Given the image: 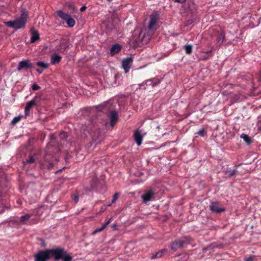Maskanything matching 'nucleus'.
<instances>
[{
    "instance_id": "nucleus-1",
    "label": "nucleus",
    "mask_w": 261,
    "mask_h": 261,
    "mask_svg": "<svg viewBox=\"0 0 261 261\" xmlns=\"http://www.w3.org/2000/svg\"><path fill=\"white\" fill-rule=\"evenodd\" d=\"M28 13L27 11H23L19 18L13 20L8 21L6 22V25L15 30L24 28L27 21Z\"/></svg>"
},
{
    "instance_id": "nucleus-2",
    "label": "nucleus",
    "mask_w": 261,
    "mask_h": 261,
    "mask_svg": "<svg viewBox=\"0 0 261 261\" xmlns=\"http://www.w3.org/2000/svg\"><path fill=\"white\" fill-rule=\"evenodd\" d=\"M54 161V156L52 154L48 153L47 151H46L43 159L40 161V164L41 168L49 169L53 167Z\"/></svg>"
},
{
    "instance_id": "nucleus-3",
    "label": "nucleus",
    "mask_w": 261,
    "mask_h": 261,
    "mask_svg": "<svg viewBox=\"0 0 261 261\" xmlns=\"http://www.w3.org/2000/svg\"><path fill=\"white\" fill-rule=\"evenodd\" d=\"M54 161V156L52 154L48 153L47 151H46L43 159L40 161V164L41 168L49 169L53 167Z\"/></svg>"
},
{
    "instance_id": "nucleus-4",
    "label": "nucleus",
    "mask_w": 261,
    "mask_h": 261,
    "mask_svg": "<svg viewBox=\"0 0 261 261\" xmlns=\"http://www.w3.org/2000/svg\"><path fill=\"white\" fill-rule=\"evenodd\" d=\"M41 100V95H37L31 101H28L25 107V115H30L31 108L34 106H40Z\"/></svg>"
},
{
    "instance_id": "nucleus-5",
    "label": "nucleus",
    "mask_w": 261,
    "mask_h": 261,
    "mask_svg": "<svg viewBox=\"0 0 261 261\" xmlns=\"http://www.w3.org/2000/svg\"><path fill=\"white\" fill-rule=\"evenodd\" d=\"M49 257H54L55 261H58L62 259L63 255L66 253V250L64 248H57L55 249H48Z\"/></svg>"
},
{
    "instance_id": "nucleus-6",
    "label": "nucleus",
    "mask_w": 261,
    "mask_h": 261,
    "mask_svg": "<svg viewBox=\"0 0 261 261\" xmlns=\"http://www.w3.org/2000/svg\"><path fill=\"white\" fill-rule=\"evenodd\" d=\"M189 243V239L187 237H185L181 240H176L172 242L170 245V248L173 251H176L178 249L184 247L185 245Z\"/></svg>"
},
{
    "instance_id": "nucleus-7",
    "label": "nucleus",
    "mask_w": 261,
    "mask_h": 261,
    "mask_svg": "<svg viewBox=\"0 0 261 261\" xmlns=\"http://www.w3.org/2000/svg\"><path fill=\"white\" fill-rule=\"evenodd\" d=\"M57 14L61 18L66 22L69 27L72 28L74 26L75 24V20L69 14L65 13L62 10H59L57 11Z\"/></svg>"
},
{
    "instance_id": "nucleus-8",
    "label": "nucleus",
    "mask_w": 261,
    "mask_h": 261,
    "mask_svg": "<svg viewBox=\"0 0 261 261\" xmlns=\"http://www.w3.org/2000/svg\"><path fill=\"white\" fill-rule=\"evenodd\" d=\"M96 109L98 111H105L106 113H110L111 111H114V107L112 100H110L97 106Z\"/></svg>"
},
{
    "instance_id": "nucleus-9",
    "label": "nucleus",
    "mask_w": 261,
    "mask_h": 261,
    "mask_svg": "<svg viewBox=\"0 0 261 261\" xmlns=\"http://www.w3.org/2000/svg\"><path fill=\"white\" fill-rule=\"evenodd\" d=\"M34 261H47L50 258L48 249L39 250L34 255Z\"/></svg>"
},
{
    "instance_id": "nucleus-10",
    "label": "nucleus",
    "mask_w": 261,
    "mask_h": 261,
    "mask_svg": "<svg viewBox=\"0 0 261 261\" xmlns=\"http://www.w3.org/2000/svg\"><path fill=\"white\" fill-rule=\"evenodd\" d=\"M34 67V64L32 63L30 60H25L19 62L17 70L20 71L22 69L28 70Z\"/></svg>"
},
{
    "instance_id": "nucleus-11",
    "label": "nucleus",
    "mask_w": 261,
    "mask_h": 261,
    "mask_svg": "<svg viewBox=\"0 0 261 261\" xmlns=\"http://www.w3.org/2000/svg\"><path fill=\"white\" fill-rule=\"evenodd\" d=\"M159 19V15L156 12L153 13L150 15V22L148 25V29L149 30H153L154 29V27Z\"/></svg>"
},
{
    "instance_id": "nucleus-12",
    "label": "nucleus",
    "mask_w": 261,
    "mask_h": 261,
    "mask_svg": "<svg viewBox=\"0 0 261 261\" xmlns=\"http://www.w3.org/2000/svg\"><path fill=\"white\" fill-rule=\"evenodd\" d=\"M108 116L110 120V125L114 127L118 120V112L116 110L111 111L108 114Z\"/></svg>"
},
{
    "instance_id": "nucleus-13",
    "label": "nucleus",
    "mask_w": 261,
    "mask_h": 261,
    "mask_svg": "<svg viewBox=\"0 0 261 261\" xmlns=\"http://www.w3.org/2000/svg\"><path fill=\"white\" fill-rule=\"evenodd\" d=\"M210 210L217 214L220 213L225 211V208L221 207L218 202H212L210 205Z\"/></svg>"
},
{
    "instance_id": "nucleus-14",
    "label": "nucleus",
    "mask_w": 261,
    "mask_h": 261,
    "mask_svg": "<svg viewBox=\"0 0 261 261\" xmlns=\"http://www.w3.org/2000/svg\"><path fill=\"white\" fill-rule=\"evenodd\" d=\"M69 47V41L67 39L63 38L60 41L58 50L62 53H66L67 49Z\"/></svg>"
},
{
    "instance_id": "nucleus-15",
    "label": "nucleus",
    "mask_w": 261,
    "mask_h": 261,
    "mask_svg": "<svg viewBox=\"0 0 261 261\" xmlns=\"http://www.w3.org/2000/svg\"><path fill=\"white\" fill-rule=\"evenodd\" d=\"M154 191L152 189H151L147 191L144 194H143L142 195V198L144 202L147 203L152 200L154 198Z\"/></svg>"
},
{
    "instance_id": "nucleus-16",
    "label": "nucleus",
    "mask_w": 261,
    "mask_h": 261,
    "mask_svg": "<svg viewBox=\"0 0 261 261\" xmlns=\"http://www.w3.org/2000/svg\"><path fill=\"white\" fill-rule=\"evenodd\" d=\"M133 62V59L131 58H127L126 59H124L122 61V67L124 69L125 72L127 73L129 71L132 64Z\"/></svg>"
},
{
    "instance_id": "nucleus-17",
    "label": "nucleus",
    "mask_w": 261,
    "mask_h": 261,
    "mask_svg": "<svg viewBox=\"0 0 261 261\" xmlns=\"http://www.w3.org/2000/svg\"><path fill=\"white\" fill-rule=\"evenodd\" d=\"M134 138L135 142H136L138 146H140L142 144L143 140L142 136L141 133L138 130L135 132L134 134Z\"/></svg>"
},
{
    "instance_id": "nucleus-18",
    "label": "nucleus",
    "mask_w": 261,
    "mask_h": 261,
    "mask_svg": "<svg viewBox=\"0 0 261 261\" xmlns=\"http://www.w3.org/2000/svg\"><path fill=\"white\" fill-rule=\"evenodd\" d=\"M225 39V33L223 31L218 32L217 33L216 41L219 46L221 45Z\"/></svg>"
},
{
    "instance_id": "nucleus-19",
    "label": "nucleus",
    "mask_w": 261,
    "mask_h": 261,
    "mask_svg": "<svg viewBox=\"0 0 261 261\" xmlns=\"http://www.w3.org/2000/svg\"><path fill=\"white\" fill-rule=\"evenodd\" d=\"M62 57L60 55L56 54H53L51 56L50 63L53 65H55L60 63L61 61Z\"/></svg>"
},
{
    "instance_id": "nucleus-20",
    "label": "nucleus",
    "mask_w": 261,
    "mask_h": 261,
    "mask_svg": "<svg viewBox=\"0 0 261 261\" xmlns=\"http://www.w3.org/2000/svg\"><path fill=\"white\" fill-rule=\"evenodd\" d=\"M162 81L161 79L159 78H152L147 80H146L145 82V84H147L148 83H150L151 86L153 87L159 85Z\"/></svg>"
},
{
    "instance_id": "nucleus-21",
    "label": "nucleus",
    "mask_w": 261,
    "mask_h": 261,
    "mask_svg": "<svg viewBox=\"0 0 261 261\" xmlns=\"http://www.w3.org/2000/svg\"><path fill=\"white\" fill-rule=\"evenodd\" d=\"M31 31L32 35L31 38V42L34 43L40 39V36L37 31L33 30H31Z\"/></svg>"
},
{
    "instance_id": "nucleus-22",
    "label": "nucleus",
    "mask_w": 261,
    "mask_h": 261,
    "mask_svg": "<svg viewBox=\"0 0 261 261\" xmlns=\"http://www.w3.org/2000/svg\"><path fill=\"white\" fill-rule=\"evenodd\" d=\"M167 250L166 249H164L159 251L156 252L155 254H152L151 258L152 259H155L156 258H160L163 256V254L166 252Z\"/></svg>"
},
{
    "instance_id": "nucleus-23",
    "label": "nucleus",
    "mask_w": 261,
    "mask_h": 261,
    "mask_svg": "<svg viewBox=\"0 0 261 261\" xmlns=\"http://www.w3.org/2000/svg\"><path fill=\"white\" fill-rule=\"evenodd\" d=\"M121 49V46L118 44H116L113 45L110 50L111 54L112 55H114L118 53Z\"/></svg>"
},
{
    "instance_id": "nucleus-24",
    "label": "nucleus",
    "mask_w": 261,
    "mask_h": 261,
    "mask_svg": "<svg viewBox=\"0 0 261 261\" xmlns=\"http://www.w3.org/2000/svg\"><path fill=\"white\" fill-rule=\"evenodd\" d=\"M112 220V218H110L108 220V221L103 224H102V226L100 228L96 229L93 232V234H94L96 233L99 232L103 230L107 226L111 223Z\"/></svg>"
},
{
    "instance_id": "nucleus-25",
    "label": "nucleus",
    "mask_w": 261,
    "mask_h": 261,
    "mask_svg": "<svg viewBox=\"0 0 261 261\" xmlns=\"http://www.w3.org/2000/svg\"><path fill=\"white\" fill-rule=\"evenodd\" d=\"M114 25L111 21H108L106 24V32L107 33L111 32L114 28Z\"/></svg>"
},
{
    "instance_id": "nucleus-26",
    "label": "nucleus",
    "mask_w": 261,
    "mask_h": 261,
    "mask_svg": "<svg viewBox=\"0 0 261 261\" xmlns=\"http://www.w3.org/2000/svg\"><path fill=\"white\" fill-rule=\"evenodd\" d=\"M241 138L243 139L247 145H249L252 143V140L247 135L242 134L241 136Z\"/></svg>"
},
{
    "instance_id": "nucleus-27",
    "label": "nucleus",
    "mask_w": 261,
    "mask_h": 261,
    "mask_svg": "<svg viewBox=\"0 0 261 261\" xmlns=\"http://www.w3.org/2000/svg\"><path fill=\"white\" fill-rule=\"evenodd\" d=\"M72 259L73 257L72 255L69 253H67L66 251V253L63 255V258H62L63 261H72Z\"/></svg>"
},
{
    "instance_id": "nucleus-28",
    "label": "nucleus",
    "mask_w": 261,
    "mask_h": 261,
    "mask_svg": "<svg viewBox=\"0 0 261 261\" xmlns=\"http://www.w3.org/2000/svg\"><path fill=\"white\" fill-rule=\"evenodd\" d=\"M31 215L30 214H26L24 216L20 217V222L21 223L25 224V221L29 220V219L31 218Z\"/></svg>"
},
{
    "instance_id": "nucleus-29",
    "label": "nucleus",
    "mask_w": 261,
    "mask_h": 261,
    "mask_svg": "<svg viewBox=\"0 0 261 261\" xmlns=\"http://www.w3.org/2000/svg\"><path fill=\"white\" fill-rule=\"evenodd\" d=\"M224 172H225V174H227L228 175V176L230 177L233 176L237 173V170H231L230 169H229L224 170Z\"/></svg>"
},
{
    "instance_id": "nucleus-30",
    "label": "nucleus",
    "mask_w": 261,
    "mask_h": 261,
    "mask_svg": "<svg viewBox=\"0 0 261 261\" xmlns=\"http://www.w3.org/2000/svg\"><path fill=\"white\" fill-rule=\"evenodd\" d=\"M184 47L187 54H191L192 53L193 46L191 44H186Z\"/></svg>"
},
{
    "instance_id": "nucleus-31",
    "label": "nucleus",
    "mask_w": 261,
    "mask_h": 261,
    "mask_svg": "<svg viewBox=\"0 0 261 261\" xmlns=\"http://www.w3.org/2000/svg\"><path fill=\"white\" fill-rule=\"evenodd\" d=\"M34 65H36L39 67H40L43 69H46L48 67V64L47 63H44L43 62H37L36 63H34Z\"/></svg>"
},
{
    "instance_id": "nucleus-32",
    "label": "nucleus",
    "mask_w": 261,
    "mask_h": 261,
    "mask_svg": "<svg viewBox=\"0 0 261 261\" xmlns=\"http://www.w3.org/2000/svg\"><path fill=\"white\" fill-rule=\"evenodd\" d=\"M35 161V159L33 155H30L29 156V158L26 159V161L25 162H23V163L24 165H25L27 163L28 164H32Z\"/></svg>"
},
{
    "instance_id": "nucleus-33",
    "label": "nucleus",
    "mask_w": 261,
    "mask_h": 261,
    "mask_svg": "<svg viewBox=\"0 0 261 261\" xmlns=\"http://www.w3.org/2000/svg\"><path fill=\"white\" fill-rule=\"evenodd\" d=\"M210 58L208 55L206 54L205 53H202V54L201 56V59L203 60H207Z\"/></svg>"
},
{
    "instance_id": "nucleus-34",
    "label": "nucleus",
    "mask_w": 261,
    "mask_h": 261,
    "mask_svg": "<svg viewBox=\"0 0 261 261\" xmlns=\"http://www.w3.org/2000/svg\"><path fill=\"white\" fill-rule=\"evenodd\" d=\"M206 133V131L205 129H202L201 130H200L197 133V134L200 136H204V134Z\"/></svg>"
},
{
    "instance_id": "nucleus-35",
    "label": "nucleus",
    "mask_w": 261,
    "mask_h": 261,
    "mask_svg": "<svg viewBox=\"0 0 261 261\" xmlns=\"http://www.w3.org/2000/svg\"><path fill=\"white\" fill-rule=\"evenodd\" d=\"M59 137L61 139H65L68 137V135L66 133L62 132L60 134Z\"/></svg>"
},
{
    "instance_id": "nucleus-36",
    "label": "nucleus",
    "mask_w": 261,
    "mask_h": 261,
    "mask_svg": "<svg viewBox=\"0 0 261 261\" xmlns=\"http://www.w3.org/2000/svg\"><path fill=\"white\" fill-rule=\"evenodd\" d=\"M118 195H119V193H116L113 196V199L112 200V203H114L115 202V201H116V200L118 198Z\"/></svg>"
},
{
    "instance_id": "nucleus-37",
    "label": "nucleus",
    "mask_w": 261,
    "mask_h": 261,
    "mask_svg": "<svg viewBox=\"0 0 261 261\" xmlns=\"http://www.w3.org/2000/svg\"><path fill=\"white\" fill-rule=\"evenodd\" d=\"M32 88L33 90L36 91L39 90L40 88V87L38 85L34 84L32 85Z\"/></svg>"
},
{
    "instance_id": "nucleus-38",
    "label": "nucleus",
    "mask_w": 261,
    "mask_h": 261,
    "mask_svg": "<svg viewBox=\"0 0 261 261\" xmlns=\"http://www.w3.org/2000/svg\"><path fill=\"white\" fill-rule=\"evenodd\" d=\"M19 120H20V118H19V117H15V118L13 119V120H12V123L13 124H15V123H16L17 122H18Z\"/></svg>"
},
{
    "instance_id": "nucleus-39",
    "label": "nucleus",
    "mask_w": 261,
    "mask_h": 261,
    "mask_svg": "<svg viewBox=\"0 0 261 261\" xmlns=\"http://www.w3.org/2000/svg\"><path fill=\"white\" fill-rule=\"evenodd\" d=\"M72 199L74 202L76 203L79 201V196L77 195H75L73 197Z\"/></svg>"
},
{
    "instance_id": "nucleus-40",
    "label": "nucleus",
    "mask_w": 261,
    "mask_h": 261,
    "mask_svg": "<svg viewBox=\"0 0 261 261\" xmlns=\"http://www.w3.org/2000/svg\"><path fill=\"white\" fill-rule=\"evenodd\" d=\"M213 51V49H211V50L205 51V53L208 55V56L210 57L212 56V52Z\"/></svg>"
},
{
    "instance_id": "nucleus-41",
    "label": "nucleus",
    "mask_w": 261,
    "mask_h": 261,
    "mask_svg": "<svg viewBox=\"0 0 261 261\" xmlns=\"http://www.w3.org/2000/svg\"><path fill=\"white\" fill-rule=\"evenodd\" d=\"M253 257L254 256H250L249 257L245 258V261H252L253 259Z\"/></svg>"
},
{
    "instance_id": "nucleus-42",
    "label": "nucleus",
    "mask_w": 261,
    "mask_h": 261,
    "mask_svg": "<svg viewBox=\"0 0 261 261\" xmlns=\"http://www.w3.org/2000/svg\"><path fill=\"white\" fill-rule=\"evenodd\" d=\"M175 2L180 4H184L186 2V0H173Z\"/></svg>"
},
{
    "instance_id": "nucleus-43",
    "label": "nucleus",
    "mask_w": 261,
    "mask_h": 261,
    "mask_svg": "<svg viewBox=\"0 0 261 261\" xmlns=\"http://www.w3.org/2000/svg\"><path fill=\"white\" fill-rule=\"evenodd\" d=\"M86 8H87V7H86L85 6H83V7H82L81 8V9H80V11H81V12L84 11L86 9Z\"/></svg>"
},
{
    "instance_id": "nucleus-44",
    "label": "nucleus",
    "mask_w": 261,
    "mask_h": 261,
    "mask_svg": "<svg viewBox=\"0 0 261 261\" xmlns=\"http://www.w3.org/2000/svg\"><path fill=\"white\" fill-rule=\"evenodd\" d=\"M36 71L39 73L41 74L42 72V70L40 69H37Z\"/></svg>"
},
{
    "instance_id": "nucleus-45",
    "label": "nucleus",
    "mask_w": 261,
    "mask_h": 261,
    "mask_svg": "<svg viewBox=\"0 0 261 261\" xmlns=\"http://www.w3.org/2000/svg\"><path fill=\"white\" fill-rule=\"evenodd\" d=\"M41 246L42 247H44L46 246V244L44 242V241H42V244H41Z\"/></svg>"
},
{
    "instance_id": "nucleus-46",
    "label": "nucleus",
    "mask_w": 261,
    "mask_h": 261,
    "mask_svg": "<svg viewBox=\"0 0 261 261\" xmlns=\"http://www.w3.org/2000/svg\"><path fill=\"white\" fill-rule=\"evenodd\" d=\"M50 139H51V140H54V139H55V135H51L50 136Z\"/></svg>"
},
{
    "instance_id": "nucleus-47",
    "label": "nucleus",
    "mask_w": 261,
    "mask_h": 261,
    "mask_svg": "<svg viewBox=\"0 0 261 261\" xmlns=\"http://www.w3.org/2000/svg\"><path fill=\"white\" fill-rule=\"evenodd\" d=\"M146 86H148V85H151V84H150V83H148L147 84H145Z\"/></svg>"
},
{
    "instance_id": "nucleus-48",
    "label": "nucleus",
    "mask_w": 261,
    "mask_h": 261,
    "mask_svg": "<svg viewBox=\"0 0 261 261\" xmlns=\"http://www.w3.org/2000/svg\"><path fill=\"white\" fill-rule=\"evenodd\" d=\"M260 78L261 79V71H260Z\"/></svg>"
},
{
    "instance_id": "nucleus-49",
    "label": "nucleus",
    "mask_w": 261,
    "mask_h": 261,
    "mask_svg": "<svg viewBox=\"0 0 261 261\" xmlns=\"http://www.w3.org/2000/svg\"><path fill=\"white\" fill-rule=\"evenodd\" d=\"M116 226V225L115 224L113 225V227H115Z\"/></svg>"
},
{
    "instance_id": "nucleus-50",
    "label": "nucleus",
    "mask_w": 261,
    "mask_h": 261,
    "mask_svg": "<svg viewBox=\"0 0 261 261\" xmlns=\"http://www.w3.org/2000/svg\"><path fill=\"white\" fill-rule=\"evenodd\" d=\"M93 140H94L95 141H97V140L96 139L93 138Z\"/></svg>"
}]
</instances>
